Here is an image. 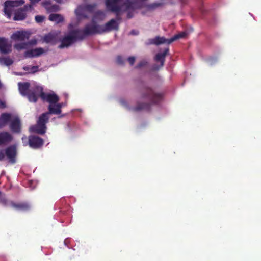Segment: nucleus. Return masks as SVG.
Here are the masks:
<instances>
[{"label":"nucleus","mask_w":261,"mask_h":261,"mask_svg":"<svg viewBox=\"0 0 261 261\" xmlns=\"http://www.w3.org/2000/svg\"><path fill=\"white\" fill-rule=\"evenodd\" d=\"M163 98L162 93H156L148 87H144L140 90V98L147 100L148 102H137L136 107L133 108V111L138 112L141 110L149 111L151 106L159 103Z\"/></svg>","instance_id":"1"},{"label":"nucleus","mask_w":261,"mask_h":261,"mask_svg":"<svg viewBox=\"0 0 261 261\" xmlns=\"http://www.w3.org/2000/svg\"><path fill=\"white\" fill-rule=\"evenodd\" d=\"M106 7L107 10L116 14V21L120 23L122 20L121 15L129 9H135V2L130 0H106Z\"/></svg>","instance_id":"2"},{"label":"nucleus","mask_w":261,"mask_h":261,"mask_svg":"<svg viewBox=\"0 0 261 261\" xmlns=\"http://www.w3.org/2000/svg\"><path fill=\"white\" fill-rule=\"evenodd\" d=\"M39 97L43 101H46L49 105L56 103L59 101V97L57 94L45 93L41 86H37L33 92L29 95V100L30 102H36Z\"/></svg>","instance_id":"3"},{"label":"nucleus","mask_w":261,"mask_h":261,"mask_svg":"<svg viewBox=\"0 0 261 261\" xmlns=\"http://www.w3.org/2000/svg\"><path fill=\"white\" fill-rule=\"evenodd\" d=\"M101 25L96 24L92 21V23L86 24L82 30L75 29L79 30L78 38L79 40H83L86 36H91L96 34H101L100 31Z\"/></svg>","instance_id":"4"},{"label":"nucleus","mask_w":261,"mask_h":261,"mask_svg":"<svg viewBox=\"0 0 261 261\" xmlns=\"http://www.w3.org/2000/svg\"><path fill=\"white\" fill-rule=\"evenodd\" d=\"M24 0H7L4 3V12L5 15L9 19L11 18L12 13H14L15 8L21 6L24 4Z\"/></svg>","instance_id":"5"},{"label":"nucleus","mask_w":261,"mask_h":261,"mask_svg":"<svg viewBox=\"0 0 261 261\" xmlns=\"http://www.w3.org/2000/svg\"><path fill=\"white\" fill-rule=\"evenodd\" d=\"M49 114L47 113L42 114L38 118L37 124L33 127V130L39 134H44L46 130V124L49 119Z\"/></svg>","instance_id":"6"},{"label":"nucleus","mask_w":261,"mask_h":261,"mask_svg":"<svg viewBox=\"0 0 261 261\" xmlns=\"http://www.w3.org/2000/svg\"><path fill=\"white\" fill-rule=\"evenodd\" d=\"M22 141L23 146L29 145L31 148L35 149L42 147L44 142L42 138L35 135H30L28 138L24 136L22 138Z\"/></svg>","instance_id":"7"},{"label":"nucleus","mask_w":261,"mask_h":261,"mask_svg":"<svg viewBox=\"0 0 261 261\" xmlns=\"http://www.w3.org/2000/svg\"><path fill=\"white\" fill-rule=\"evenodd\" d=\"M80 31L75 30L71 31L68 35L65 36L62 39L61 43L59 47L60 48L67 47L77 40H79L78 38V33Z\"/></svg>","instance_id":"8"},{"label":"nucleus","mask_w":261,"mask_h":261,"mask_svg":"<svg viewBox=\"0 0 261 261\" xmlns=\"http://www.w3.org/2000/svg\"><path fill=\"white\" fill-rule=\"evenodd\" d=\"M33 9L31 4H27L23 6V7L16 9L14 12V16L13 20L15 21H22L24 20L27 17V12Z\"/></svg>","instance_id":"9"},{"label":"nucleus","mask_w":261,"mask_h":261,"mask_svg":"<svg viewBox=\"0 0 261 261\" xmlns=\"http://www.w3.org/2000/svg\"><path fill=\"white\" fill-rule=\"evenodd\" d=\"M4 150L5 156H6L11 164H15L16 162L17 148L15 145H11Z\"/></svg>","instance_id":"10"},{"label":"nucleus","mask_w":261,"mask_h":261,"mask_svg":"<svg viewBox=\"0 0 261 261\" xmlns=\"http://www.w3.org/2000/svg\"><path fill=\"white\" fill-rule=\"evenodd\" d=\"M13 139L14 137L10 132L6 130L0 131V147L8 145Z\"/></svg>","instance_id":"11"},{"label":"nucleus","mask_w":261,"mask_h":261,"mask_svg":"<svg viewBox=\"0 0 261 261\" xmlns=\"http://www.w3.org/2000/svg\"><path fill=\"white\" fill-rule=\"evenodd\" d=\"M22 125L18 117L12 118L9 124V128L13 133L19 134L21 132Z\"/></svg>","instance_id":"12"},{"label":"nucleus","mask_w":261,"mask_h":261,"mask_svg":"<svg viewBox=\"0 0 261 261\" xmlns=\"http://www.w3.org/2000/svg\"><path fill=\"white\" fill-rule=\"evenodd\" d=\"M100 31L101 34L105 32H108L112 30H119V23L115 19H112L107 22L105 25H101Z\"/></svg>","instance_id":"13"},{"label":"nucleus","mask_w":261,"mask_h":261,"mask_svg":"<svg viewBox=\"0 0 261 261\" xmlns=\"http://www.w3.org/2000/svg\"><path fill=\"white\" fill-rule=\"evenodd\" d=\"M37 86H35L30 90L29 88L30 87V84L29 82H20L18 83L19 90L20 93L23 96H27L28 99L29 95L33 92Z\"/></svg>","instance_id":"14"},{"label":"nucleus","mask_w":261,"mask_h":261,"mask_svg":"<svg viewBox=\"0 0 261 261\" xmlns=\"http://www.w3.org/2000/svg\"><path fill=\"white\" fill-rule=\"evenodd\" d=\"M11 47V44L9 43L8 39L0 37V52L1 53L9 54L12 50Z\"/></svg>","instance_id":"15"},{"label":"nucleus","mask_w":261,"mask_h":261,"mask_svg":"<svg viewBox=\"0 0 261 261\" xmlns=\"http://www.w3.org/2000/svg\"><path fill=\"white\" fill-rule=\"evenodd\" d=\"M44 53V50L41 47L27 50L24 54L25 58H34L39 57Z\"/></svg>","instance_id":"16"},{"label":"nucleus","mask_w":261,"mask_h":261,"mask_svg":"<svg viewBox=\"0 0 261 261\" xmlns=\"http://www.w3.org/2000/svg\"><path fill=\"white\" fill-rule=\"evenodd\" d=\"M12 114L8 113H3L0 116V129L4 128L12 119Z\"/></svg>","instance_id":"17"},{"label":"nucleus","mask_w":261,"mask_h":261,"mask_svg":"<svg viewBox=\"0 0 261 261\" xmlns=\"http://www.w3.org/2000/svg\"><path fill=\"white\" fill-rule=\"evenodd\" d=\"M29 37L30 34L25 31H17L12 35L13 39L18 41H24L25 39H28Z\"/></svg>","instance_id":"18"},{"label":"nucleus","mask_w":261,"mask_h":261,"mask_svg":"<svg viewBox=\"0 0 261 261\" xmlns=\"http://www.w3.org/2000/svg\"><path fill=\"white\" fill-rule=\"evenodd\" d=\"M169 52V48H166L163 52L158 53L154 58V60L156 61L160 62V67H163L164 65L165 57L167 55Z\"/></svg>","instance_id":"19"},{"label":"nucleus","mask_w":261,"mask_h":261,"mask_svg":"<svg viewBox=\"0 0 261 261\" xmlns=\"http://www.w3.org/2000/svg\"><path fill=\"white\" fill-rule=\"evenodd\" d=\"M48 111L47 112L49 114H56L58 115L61 114V106L58 104L55 103L53 105H49L48 107Z\"/></svg>","instance_id":"20"},{"label":"nucleus","mask_w":261,"mask_h":261,"mask_svg":"<svg viewBox=\"0 0 261 261\" xmlns=\"http://www.w3.org/2000/svg\"><path fill=\"white\" fill-rule=\"evenodd\" d=\"M169 41L170 39H167L164 37L157 36L154 39L150 40V44L160 45L161 44L167 43L169 44L171 43L168 42Z\"/></svg>","instance_id":"21"},{"label":"nucleus","mask_w":261,"mask_h":261,"mask_svg":"<svg viewBox=\"0 0 261 261\" xmlns=\"http://www.w3.org/2000/svg\"><path fill=\"white\" fill-rule=\"evenodd\" d=\"M43 6L49 12H56L59 10V6L57 5H51L49 1L42 2Z\"/></svg>","instance_id":"22"},{"label":"nucleus","mask_w":261,"mask_h":261,"mask_svg":"<svg viewBox=\"0 0 261 261\" xmlns=\"http://www.w3.org/2000/svg\"><path fill=\"white\" fill-rule=\"evenodd\" d=\"M48 19L51 21L55 22L57 24L63 22L64 20V17L61 14L54 13L49 15Z\"/></svg>","instance_id":"23"},{"label":"nucleus","mask_w":261,"mask_h":261,"mask_svg":"<svg viewBox=\"0 0 261 261\" xmlns=\"http://www.w3.org/2000/svg\"><path fill=\"white\" fill-rule=\"evenodd\" d=\"M10 206L12 207L21 210H28L30 208V205L27 203H15L14 202H10Z\"/></svg>","instance_id":"24"},{"label":"nucleus","mask_w":261,"mask_h":261,"mask_svg":"<svg viewBox=\"0 0 261 261\" xmlns=\"http://www.w3.org/2000/svg\"><path fill=\"white\" fill-rule=\"evenodd\" d=\"M31 43L29 42H21L19 43L15 44L14 45V47L17 51H20L22 49H27Z\"/></svg>","instance_id":"25"},{"label":"nucleus","mask_w":261,"mask_h":261,"mask_svg":"<svg viewBox=\"0 0 261 261\" xmlns=\"http://www.w3.org/2000/svg\"><path fill=\"white\" fill-rule=\"evenodd\" d=\"M11 201H9L6 197V195L1 192L0 193V203L5 206L10 205Z\"/></svg>","instance_id":"26"},{"label":"nucleus","mask_w":261,"mask_h":261,"mask_svg":"<svg viewBox=\"0 0 261 261\" xmlns=\"http://www.w3.org/2000/svg\"><path fill=\"white\" fill-rule=\"evenodd\" d=\"M13 63V61L9 57H0V63L3 64L6 66H10Z\"/></svg>","instance_id":"27"},{"label":"nucleus","mask_w":261,"mask_h":261,"mask_svg":"<svg viewBox=\"0 0 261 261\" xmlns=\"http://www.w3.org/2000/svg\"><path fill=\"white\" fill-rule=\"evenodd\" d=\"M186 33L184 32L176 34L173 37L170 39V41L168 42L172 43L173 41L177 40V39L184 38L186 36Z\"/></svg>","instance_id":"28"},{"label":"nucleus","mask_w":261,"mask_h":261,"mask_svg":"<svg viewBox=\"0 0 261 261\" xmlns=\"http://www.w3.org/2000/svg\"><path fill=\"white\" fill-rule=\"evenodd\" d=\"M164 5L163 3H153L147 5V8L149 10H153L158 7L162 6Z\"/></svg>","instance_id":"29"},{"label":"nucleus","mask_w":261,"mask_h":261,"mask_svg":"<svg viewBox=\"0 0 261 261\" xmlns=\"http://www.w3.org/2000/svg\"><path fill=\"white\" fill-rule=\"evenodd\" d=\"M43 40L46 43H50L54 41V37L52 35L48 34L44 36Z\"/></svg>","instance_id":"30"},{"label":"nucleus","mask_w":261,"mask_h":261,"mask_svg":"<svg viewBox=\"0 0 261 261\" xmlns=\"http://www.w3.org/2000/svg\"><path fill=\"white\" fill-rule=\"evenodd\" d=\"M96 6V4H88L85 6L86 10L89 12H92L94 11V9Z\"/></svg>","instance_id":"31"},{"label":"nucleus","mask_w":261,"mask_h":261,"mask_svg":"<svg viewBox=\"0 0 261 261\" xmlns=\"http://www.w3.org/2000/svg\"><path fill=\"white\" fill-rule=\"evenodd\" d=\"M134 6L135 8V9L134 10L129 9V10L125 11V12H127V18L128 19H130L133 17V15H134L133 11L136 9L135 4H134Z\"/></svg>","instance_id":"32"},{"label":"nucleus","mask_w":261,"mask_h":261,"mask_svg":"<svg viewBox=\"0 0 261 261\" xmlns=\"http://www.w3.org/2000/svg\"><path fill=\"white\" fill-rule=\"evenodd\" d=\"M117 63L120 65L124 64V61L121 56H118L116 58Z\"/></svg>","instance_id":"33"},{"label":"nucleus","mask_w":261,"mask_h":261,"mask_svg":"<svg viewBox=\"0 0 261 261\" xmlns=\"http://www.w3.org/2000/svg\"><path fill=\"white\" fill-rule=\"evenodd\" d=\"M35 20L37 22H42L43 20H44V17L43 16H41V15H37L35 16Z\"/></svg>","instance_id":"34"},{"label":"nucleus","mask_w":261,"mask_h":261,"mask_svg":"<svg viewBox=\"0 0 261 261\" xmlns=\"http://www.w3.org/2000/svg\"><path fill=\"white\" fill-rule=\"evenodd\" d=\"M146 64H147V62H146L145 61H141L137 64V65L136 66V68H141V67L146 65Z\"/></svg>","instance_id":"35"},{"label":"nucleus","mask_w":261,"mask_h":261,"mask_svg":"<svg viewBox=\"0 0 261 261\" xmlns=\"http://www.w3.org/2000/svg\"><path fill=\"white\" fill-rule=\"evenodd\" d=\"M38 66H33L31 67V71L30 73H34L38 71Z\"/></svg>","instance_id":"36"},{"label":"nucleus","mask_w":261,"mask_h":261,"mask_svg":"<svg viewBox=\"0 0 261 261\" xmlns=\"http://www.w3.org/2000/svg\"><path fill=\"white\" fill-rule=\"evenodd\" d=\"M5 158V154L4 149H0V161H3Z\"/></svg>","instance_id":"37"},{"label":"nucleus","mask_w":261,"mask_h":261,"mask_svg":"<svg viewBox=\"0 0 261 261\" xmlns=\"http://www.w3.org/2000/svg\"><path fill=\"white\" fill-rule=\"evenodd\" d=\"M104 16V13L102 11H97V12H96L95 14V15H94V17L95 18H97L99 16Z\"/></svg>","instance_id":"38"},{"label":"nucleus","mask_w":261,"mask_h":261,"mask_svg":"<svg viewBox=\"0 0 261 261\" xmlns=\"http://www.w3.org/2000/svg\"><path fill=\"white\" fill-rule=\"evenodd\" d=\"M127 60L129 64L133 65L135 63V58L134 57H129Z\"/></svg>","instance_id":"39"},{"label":"nucleus","mask_w":261,"mask_h":261,"mask_svg":"<svg viewBox=\"0 0 261 261\" xmlns=\"http://www.w3.org/2000/svg\"><path fill=\"white\" fill-rule=\"evenodd\" d=\"M6 107V103L5 102L0 100V108H4Z\"/></svg>","instance_id":"40"},{"label":"nucleus","mask_w":261,"mask_h":261,"mask_svg":"<svg viewBox=\"0 0 261 261\" xmlns=\"http://www.w3.org/2000/svg\"><path fill=\"white\" fill-rule=\"evenodd\" d=\"M30 4H31L32 6H33V5L36 3H38L39 1H40V0H30Z\"/></svg>","instance_id":"41"},{"label":"nucleus","mask_w":261,"mask_h":261,"mask_svg":"<svg viewBox=\"0 0 261 261\" xmlns=\"http://www.w3.org/2000/svg\"><path fill=\"white\" fill-rule=\"evenodd\" d=\"M23 69L25 71L31 70V68L29 66L23 67Z\"/></svg>","instance_id":"42"},{"label":"nucleus","mask_w":261,"mask_h":261,"mask_svg":"<svg viewBox=\"0 0 261 261\" xmlns=\"http://www.w3.org/2000/svg\"><path fill=\"white\" fill-rule=\"evenodd\" d=\"M153 70H158L159 69V67L158 66L155 65L153 67Z\"/></svg>","instance_id":"43"},{"label":"nucleus","mask_w":261,"mask_h":261,"mask_svg":"<svg viewBox=\"0 0 261 261\" xmlns=\"http://www.w3.org/2000/svg\"><path fill=\"white\" fill-rule=\"evenodd\" d=\"M57 103L58 104V105H59V106H61V109L64 106V103H58V102H57Z\"/></svg>","instance_id":"44"},{"label":"nucleus","mask_w":261,"mask_h":261,"mask_svg":"<svg viewBox=\"0 0 261 261\" xmlns=\"http://www.w3.org/2000/svg\"><path fill=\"white\" fill-rule=\"evenodd\" d=\"M58 3H61L62 2V0H54Z\"/></svg>","instance_id":"45"},{"label":"nucleus","mask_w":261,"mask_h":261,"mask_svg":"<svg viewBox=\"0 0 261 261\" xmlns=\"http://www.w3.org/2000/svg\"><path fill=\"white\" fill-rule=\"evenodd\" d=\"M131 34H134V35L137 34L136 33H135V31H134V30L131 31Z\"/></svg>","instance_id":"46"},{"label":"nucleus","mask_w":261,"mask_h":261,"mask_svg":"<svg viewBox=\"0 0 261 261\" xmlns=\"http://www.w3.org/2000/svg\"><path fill=\"white\" fill-rule=\"evenodd\" d=\"M2 85L1 82H0V89L2 88Z\"/></svg>","instance_id":"47"},{"label":"nucleus","mask_w":261,"mask_h":261,"mask_svg":"<svg viewBox=\"0 0 261 261\" xmlns=\"http://www.w3.org/2000/svg\"><path fill=\"white\" fill-rule=\"evenodd\" d=\"M2 192L0 191V193H1Z\"/></svg>","instance_id":"48"}]
</instances>
